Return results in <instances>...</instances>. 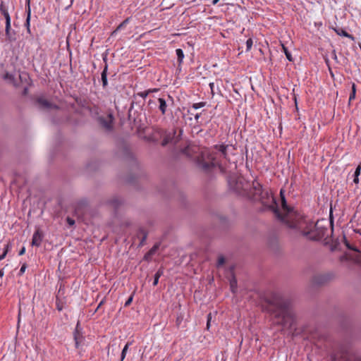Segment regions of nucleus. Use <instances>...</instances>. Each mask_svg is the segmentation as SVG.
Segmentation results:
<instances>
[{
  "instance_id": "1",
  "label": "nucleus",
  "mask_w": 361,
  "mask_h": 361,
  "mask_svg": "<svg viewBox=\"0 0 361 361\" xmlns=\"http://www.w3.org/2000/svg\"><path fill=\"white\" fill-rule=\"evenodd\" d=\"M248 195L252 200L260 202L264 209L273 212L276 218L289 228H302V216L287 204L283 189L280 191V197L283 213L279 211L275 197L267 190H263L262 185L257 180L252 182Z\"/></svg>"
},
{
  "instance_id": "2",
  "label": "nucleus",
  "mask_w": 361,
  "mask_h": 361,
  "mask_svg": "<svg viewBox=\"0 0 361 361\" xmlns=\"http://www.w3.org/2000/svg\"><path fill=\"white\" fill-rule=\"evenodd\" d=\"M263 311L275 319L274 323L283 328L291 329L296 323V314L290 300L278 292L271 291L263 297Z\"/></svg>"
},
{
  "instance_id": "3",
  "label": "nucleus",
  "mask_w": 361,
  "mask_h": 361,
  "mask_svg": "<svg viewBox=\"0 0 361 361\" xmlns=\"http://www.w3.org/2000/svg\"><path fill=\"white\" fill-rule=\"evenodd\" d=\"M230 146L228 145H215L213 147L214 151L209 155V161H205L202 158H198L197 164L204 170H209L212 167L218 166L221 171L223 167L220 159L228 160V150Z\"/></svg>"
},
{
  "instance_id": "4",
  "label": "nucleus",
  "mask_w": 361,
  "mask_h": 361,
  "mask_svg": "<svg viewBox=\"0 0 361 361\" xmlns=\"http://www.w3.org/2000/svg\"><path fill=\"white\" fill-rule=\"evenodd\" d=\"M302 228H294L301 231L302 235L307 237L311 240H322L328 231L326 226L321 224L320 221H317L315 224L313 222L307 223L302 216Z\"/></svg>"
},
{
  "instance_id": "5",
  "label": "nucleus",
  "mask_w": 361,
  "mask_h": 361,
  "mask_svg": "<svg viewBox=\"0 0 361 361\" xmlns=\"http://www.w3.org/2000/svg\"><path fill=\"white\" fill-rule=\"evenodd\" d=\"M228 184L230 190L238 195H245L247 193V183L241 177L229 176Z\"/></svg>"
},
{
  "instance_id": "6",
  "label": "nucleus",
  "mask_w": 361,
  "mask_h": 361,
  "mask_svg": "<svg viewBox=\"0 0 361 361\" xmlns=\"http://www.w3.org/2000/svg\"><path fill=\"white\" fill-rule=\"evenodd\" d=\"M183 135V130L179 129L178 132L177 130L173 129L171 131L166 132L164 137L161 141V145L165 147L169 144L176 145L181 140Z\"/></svg>"
},
{
  "instance_id": "7",
  "label": "nucleus",
  "mask_w": 361,
  "mask_h": 361,
  "mask_svg": "<svg viewBox=\"0 0 361 361\" xmlns=\"http://www.w3.org/2000/svg\"><path fill=\"white\" fill-rule=\"evenodd\" d=\"M157 102L159 104V109L162 115H165L167 107L170 105H173L174 103L173 98L169 94H166V97L164 95L162 97L158 98Z\"/></svg>"
},
{
  "instance_id": "8",
  "label": "nucleus",
  "mask_w": 361,
  "mask_h": 361,
  "mask_svg": "<svg viewBox=\"0 0 361 361\" xmlns=\"http://www.w3.org/2000/svg\"><path fill=\"white\" fill-rule=\"evenodd\" d=\"M99 124L106 131L113 130L114 116L109 114L106 116H99L97 118Z\"/></svg>"
},
{
  "instance_id": "9",
  "label": "nucleus",
  "mask_w": 361,
  "mask_h": 361,
  "mask_svg": "<svg viewBox=\"0 0 361 361\" xmlns=\"http://www.w3.org/2000/svg\"><path fill=\"white\" fill-rule=\"evenodd\" d=\"M334 277V274L331 273L317 274L314 276L312 282L314 284L317 286H322L329 281H330Z\"/></svg>"
},
{
  "instance_id": "10",
  "label": "nucleus",
  "mask_w": 361,
  "mask_h": 361,
  "mask_svg": "<svg viewBox=\"0 0 361 361\" xmlns=\"http://www.w3.org/2000/svg\"><path fill=\"white\" fill-rule=\"evenodd\" d=\"M73 338L75 340V347L79 348L80 344L83 341L84 337L82 333V329L80 327V322H78L75 329L73 332Z\"/></svg>"
},
{
  "instance_id": "11",
  "label": "nucleus",
  "mask_w": 361,
  "mask_h": 361,
  "mask_svg": "<svg viewBox=\"0 0 361 361\" xmlns=\"http://www.w3.org/2000/svg\"><path fill=\"white\" fill-rule=\"evenodd\" d=\"M347 356V350L342 349L340 352L333 353L331 355V358L332 361H348Z\"/></svg>"
},
{
  "instance_id": "12",
  "label": "nucleus",
  "mask_w": 361,
  "mask_h": 361,
  "mask_svg": "<svg viewBox=\"0 0 361 361\" xmlns=\"http://www.w3.org/2000/svg\"><path fill=\"white\" fill-rule=\"evenodd\" d=\"M43 238V232L40 229H37L32 235V245L39 247L41 245Z\"/></svg>"
},
{
  "instance_id": "13",
  "label": "nucleus",
  "mask_w": 361,
  "mask_h": 361,
  "mask_svg": "<svg viewBox=\"0 0 361 361\" xmlns=\"http://www.w3.org/2000/svg\"><path fill=\"white\" fill-rule=\"evenodd\" d=\"M107 204L116 211L123 204V200L118 196H114L107 201Z\"/></svg>"
},
{
  "instance_id": "14",
  "label": "nucleus",
  "mask_w": 361,
  "mask_h": 361,
  "mask_svg": "<svg viewBox=\"0 0 361 361\" xmlns=\"http://www.w3.org/2000/svg\"><path fill=\"white\" fill-rule=\"evenodd\" d=\"M5 32L7 41H8L9 42L16 41V32L11 30V22L6 23Z\"/></svg>"
},
{
  "instance_id": "15",
  "label": "nucleus",
  "mask_w": 361,
  "mask_h": 361,
  "mask_svg": "<svg viewBox=\"0 0 361 361\" xmlns=\"http://www.w3.org/2000/svg\"><path fill=\"white\" fill-rule=\"evenodd\" d=\"M37 103L42 109H58L56 105L50 103L49 101L42 97L37 99Z\"/></svg>"
},
{
  "instance_id": "16",
  "label": "nucleus",
  "mask_w": 361,
  "mask_h": 361,
  "mask_svg": "<svg viewBox=\"0 0 361 361\" xmlns=\"http://www.w3.org/2000/svg\"><path fill=\"white\" fill-rule=\"evenodd\" d=\"M147 235V232L143 228H140L138 229L136 236L140 239V243L138 245L139 247H142L145 245Z\"/></svg>"
},
{
  "instance_id": "17",
  "label": "nucleus",
  "mask_w": 361,
  "mask_h": 361,
  "mask_svg": "<svg viewBox=\"0 0 361 361\" xmlns=\"http://www.w3.org/2000/svg\"><path fill=\"white\" fill-rule=\"evenodd\" d=\"M104 61L106 63L104 70L101 74V80L102 82V87L105 89L108 85V80H107V71H108V65L106 64V58H104Z\"/></svg>"
},
{
  "instance_id": "18",
  "label": "nucleus",
  "mask_w": 361,
  "mask_h": 361,
  "mask_svg": "<svg viewBox=\"0 0 361 361\" xmlns=\"http://www.w3.org/2000/svg\"><path fill=\"white\" fill-rule=\"evenodd\" d=\"M349 250H353L355 253L351 256L353 260L357 263H361V251H360L355 246L352 245L349 247Z\"/></svg>"
},
{
  "instance_id": "19",
  "label": "nucleus",
  "mask_w": 361,
  "mask_h": 361,
  "mask_svg": "<svg viewBox=\"0 0 361 361\" xmlns=\"http://www.w3.org/2000/svg\"><path fill=\"white\" fill-rule=\"evenodd\" d=\"M0 12L4 16L6 23L11 22V17L8 13V9L3 1H1L0 4Z\"/></svg>"
},
{
  "instance_id": "20",
  "label": "nucleus",
  "mask_w": 361,
  "mask_h": 361,
  "mask_svg": "<svg viewBox=\"0 0 361 361\" xmlns=\"http://www.w3.org/2000/svg\"><path fill=\"white\" fill-rule=\"evenodd\" d=\"M333 29L336 32V34L340 36L348 37L349 39H351L352 40L355 39V37L352 35L347 32L342 27H336V28H333Z\"/></svg>"
},
{
  "instance_id": "21",
  "label": "nucleus",
  "mask_w": 361,
  "mask_h": 361,
  "mask_svg": "<svg viewBox=\"0 0 361 361\" xmlns=\"http://www.w3.org/2000/svg\"><path fill=\"white\" fill-rule=\"evenodd\" d=\"M3 78H4V80H8V81H9V82H11V84H13V86H15V87H19V83L16 82V79H15V78H14V75H13L11 74V73H8V72H6V73L4 74V75Z\"/></svg>"
},
{
  "instance_id": "22",
  "label": "nucleus",
  "mask_w": 361,
  "mask_h": 361,
  "mask_svg": "<svg viewBox=\"0 0 361 361\" xmlns=\"http://www.w3.org/2000/svg\"><path fill=\"white\" fill-rule=\"evenodd\" d=\"M230 288L232 293H235L237 291V279L234 274L231 273V279H230Z\"/></svg>"
},
{
  "instance_id": "23",
  "label": "nucleus",
  "mask_w": 361,
  "mask_h": 361,
  "mask_svg": "<svg viewBox=\"0 0 361 361\" xmlns=\"http://www.w3.org/2000/svg\"><path fill=\"white\" fill-rule=\"evenodd\" d=\"M26 12H27V18L25 20V25L27 26V28L29 29L30 26V15H31V11H30V0H26Z\"/></svg>"
},
{
  "instance_id": "24",
  "label": "nucleus",
  "mask_w": 361,
  "mask_h": 361,
  "mask_svg": "<svg viewBox=\"0 0 361 361\" xmlns=\"http://www.w3.org/2000/svg\"><path fill=\"white\" fill-rule=\"evenodd\" d=\"M26 12H27V18L25 20V25L27 26V28L29 29L30 26V15H31V11H30V0H26Z\"/></svg>"
},
{
  "instance_id": "25",
  "label": "nucleus",
  "mask_w": 361,
  "mask_h": 361,
  "mask_svg": "<svg viewBox=\"0 0 361 361\" xmlns=\"http://www.w3.org/2000/svg\"><path fill=\"white\" fill-rule=\"evenodd\" d=\"M163 274H164V270L162 268H160L157 270V271L156 272V274H154V276L153 286H157L158 284L159 279L161 277V276L163 275Z\"/></svg>"
},
{
  "instance_id": "26",
  "label": "nucleus",
  "mask_w": 361,
  "mask_h": 361,
  "mask_svg": "<svg viewBox=\"0 0 361 361\" xmlns=\"http://www.w3.org/2000/svg\"><path fill=\"white\" fill-rule=\"evenodd\" d=\"M132 343H133L132 341L127 342V343L126 344V345L124 346V348H123V350L121 351V360L120 361H123L124 360V359L126 358V356L128 348H129V346L130 345H132Z\"/></svg>"
},
{
  "instance_id": "27",
  "label": "nucleus",
  "mask_w": 361,
  "mask_h": 361,
  "mask_svg": "<svg viewBox=\"0 0 361 361\" xmlns=\"http://www.w3.org/2000/svg\"><path fill=\"white\" fill-rule=\"evenodd\" d=\"M176 55H177L178 62L179 65H180L181 63L183 62V59H184L183 51V50L181 49H177L176 50Z\"/></svg>"
},
{
  "instance_id": "28",
  "label": "nucleus",
  "mask_w": 361,
  "mask_h": 361,
  "mask_svg": "<svg viewBox=\"0 0 361 361\" xmlns=\"http://www.w3.org/2000/svg\"><path fill=\"white\" fill-rule=\"evenodd\" d=\"M130 21V18H127L126 19H125L118 27L117 28L112 32V35L114 34H115L116 32H117L118 30H121L122 28H123Z\"/></svg>"
},
{
  "instance_id": "29",
  "label": "nucleus",
  "mask_w": 361,
  "mask_h": 361,
  "mask_svg": "<svg viewBox=\"0 0 361 361\" xmlns=\"http://www.w3.org/2000/svg\"><path fill=\"white\" fill-rule=\"evenodd\" d=\"M282 49H283V51L287 59L290 62L293 61V58L290 52L288 51V48L286 47H285L283 44H282Z\"/></svg>"
},
{
  "instance_id": "30",
  "label": "nucleus",
  "mask_w": 361,
  "mask_h": 361,
  "mask_svg": "<svg viewBox=\"0 0 361 361\" xmlns=\"http://www.w3.org/2000/svg\"><path fill=\"white\" fill-rule=\"evenodd\" d=\"M180 152L181 154L185 155L186 157H190V148L189 146L185 147L183 148L180 149Z\"/></svg>"
},
{
  "instance_id": "31",
  "label": "nucleus",
  "mask_w": 361,
  "mask_h": 361,
  "mask_svg": "<svg viewBox=\"0 0 361 361\" xmlns=\"http://www.w3.org/2000/svg\"><path fill=\"white\" fill-rule=\"evenodd\" d=\"M56 309L59 312H61L63 308V302L58 297H56Z\"/></svg>"
},
{
  "instance_id": "32",
  "label": "nucleus",
  "mask_w": 361,
  "mask_h": 361,
  "mask_svg": "<svg viewBox=\"0 0 361 361\" xmlns=\"http://www.w3.org/2000/svg\"><path fill=\"white\" fill-rule=\"evenodd\" d=\"M206 105V102H201L199 103H195L192 104V107L195 109H198L200 108L204 107Z\"/></svg>"
},
{
  "instance_id": "33",
  "label": "nucleus",
  "mask_w": 361,
  "mask_h": 361,
  "mask_svg": "<svg viewBox=\"0 0 361 361\" xmlns=\"http://www.w3.org/2000/svg\"><path fill=\"white\" fill-rule=\"evenodd\" d=\"M226 259L224 256H219L217 260V267H221L224 264Z\"/></svg>"
},
{
  "instance_id": "34",
  "label": "nucleus",
  "mask_w": 361,
  "mask_h": 361,
  "mask_svg": "<svg viewBox=\"0 0 361 361\" xmlns=\"http://www.w3.org/2000/svg\"><path fill=\"white\" fill-rule=\"evenodd\" d=\"M252 39L251 38H249L247 41H246V51H248L250 50L252 46Z\"/></svg>"
},
{
  "instance_id": "35",
  "label": "nucleus",
  "mask_w": 361,
  "mask_h": 361,
  "mask_svg": "<svg viewBox=\"0 0 361 361\" xmlns=\"http://www.w3.org/2000/svg\"><path fill=\"white\" fill-rule=\"evenodd\" d=\"M27 267V264L26 263H23L22 264V266H21V268H20V271H19L18 275L19 276H22L25 273Z\"/></svg>"
},
{
  "instance_id": "36",
  "label": "nucleus",
  "mask_w": 361,
  "mask_h": 361,
  "mask_svg": "<svg viewBox=\"0 0 361 361\" xmlns=\"http://www.w3.org/2000/svg\"><path fill=\"white\" fill-rule=\"evenodd\" d=\"M150 93V91H144V92H138L137 93V95L142 97L143 99H145L148 94Z\"/></svg>"
},
{
  "instance_id": "37",
  "label": "nucleus",
  "mask_w": 361,
  "mask_h": 361,
  "mask_svg": "<svg viewBox=\"0 0 361 361\" xmlns=\"http://www.w3.org/2000/svg\"><path fill=\"white\" fill-rule=\"evenodd\" d=\"M133 295L132 294L128 298V300L126 301L125 304H124V306L125 307H128L132 301H133Z\"/></svg>"
},
{
  "instance_id": "38",
  "label": "nucleus",
  "mask_w": 361,
  "mask_h": 361,
  "mask_svg": "<svg viewBox=\"0 0 361 361\" xmlns=\"http://www.w3.org/2000/svg\"><path fill=\"white\" fill-rule=\"evenodd\" d=\"M360 171H361V163H360L358 164V166H357V168L355 171V173H354V176H359L360 174Z\"/></svg>"
},
{
  "instance_id": "39",
  "label": "nucleus",
  "mask_w": 361,
  "mask_h": 361,
  "mask_svg": "<svg viewBox=\"0 0 361 361\" xmlns=\"http://www.w3.org/2000/svg\"><path fill=\"white\" fill-rule=\"evenodd\" d=\"M27 78L28 75L25 73L19 75V79L21 82H23V80H26Z\"/></svg>"
},
{
  "instance_id": "40",
  "label": "nucleus",
  "mask_w": 361,
  "mask_h": 361,
  "mask_svg": "<svg viewBox=\"0 0 361 361\" xmlns=\"http://www.w3.org/2000/svg\"><path fill=\"white\" fill-rule=\"evenodd\" d=\"M11 243H7L5 245L4 250L3 253H6V255L7 253L8 252V251L11 250Z\"/></svg>"
},
{
  "instance_id": "41",
  "label": "nucleus",
  "mask_w": 361,
  "mask_h": 361,
  "mask_svg": "<svg viewBox=\"0 0 361 361\" xmlns=\"http://www.w3.org/2000/svg\"><path fill=\"white\" fill-rule=\"evenodd\" d=\"M159 247V245H154L151 249L149 251L148 254L149 255H153L156 250H157V248Z\"/></svg>"
},
{
  "instance_id": "42",
  "label": "nucleus",
  "mask_w": 361,
  "mask_h": 361,
  "mask_svg": "<svg viewBox=\"0 0 361 361\" xmlns=\"http://www.w3.org/2000/svg\"><path fill=\"white\" fill-rule=\"evenodd\" d=\"M207 329H209V326H210L211 319H212V314L211 313L207 314Z\"/></svg>"
},
{
  "instance_id": "43",
  "label": "nucleus",
  "mask_w": 361,
  "mask_h": 361,
  "mask_svg": "<svg viewBox=\"0 0 361 361\" xmlns=\"http://www.w3.org/2000/svg\"><path fill=\"white\" fill-rule=\"evenodd\" d=\"M66 221L70 226H73L75 224V220L70 217H67Z\"/></svg>"
},
{
  "instance_id": "44",
  "label": "nucleus",
  "mask_w": 361,
  "mask_h": 361,
  "mask_svg": "<svg viewBox=\"0 0 361 361\" xmlns=\"http://www.w3.org/2000/svg\"><path fill=\"white\" fill-rule=\"evenodd\" d=\"M332 58L336 63H338V57L334 49L332 51Z\"/></svg>"
},
{
  "instance_id": "45",
  "label": "nucleus",
  "mask_w": 361,
  "mask_h": 361,
  "mask_svg": "<svg viewBox=\"0 0 361 361\" xmlns=\"http://www.w3.org/2000/svg\"><path fill=\"white\" fill-rule=\"evenodd\" d=\"M147 104L149 106L152 107L153 106H156L157 103L155 101H154L152 99H149L147 102Z\"/></svg>"
},
{
  "instance_id": "46",
  "label": "nucleus",
  "mask_w": 361,
  "mask_h": 361,
  "mask_svg": "<svg viewBox=\"0 0 361 361\" xmlns=\"http://www.w3.org/2000/svg\"><path fill=\"white\" fill-rule=\"evenodd\" d=\"M25 247H23L20 250V251H19V252H18V255H24V254H25Z\"/></svg>"
},
{
  "instance_id": "47",
  "label": "nucleus",
  "mask_w": 361,
  "mask_h": 361,
  "mask_svg": "<svg viewBox=\"0 0 361 361\" xmlns=\"http://www.w3.org/2000/svg\"><path fill=\"white\" fill-rule=\"evenodd\" d=\"M27 93H28V87H25L23 88V93H22V94H23V95H25H25H27Z\"/></svg>"
},
{
  "instance_id": "48",
  "label": "nucleus",
  "mask_w": 361,
  "mask_h": 361,
  "mask_svg": "<svg viewBox=\"0 0 361 361\" xmlns=\"http://www.w3.org/2000/svg\"><path fill=\"white\" fill-rule=\"evenodd\" d=\"M344 243L345 246L349 249V247L351 246V245L349 243V242L347 240V239L344 237Z\"/></svg>"
},
{
  "instance_id": "49",
  "label": "nucleus",
  "mask_w": 361,
  "mask_h": 361,
  "mask_svg": "<svg viewBox=\"0 0 361 361\" xmlns=\"http://www.w3.org/2000/svg\"><path fill=\"white\" fill-rule=\"evenodd\" d=\"M355 98V94L351 92L350 94L349 101L350 102L351 100L354 99Z\"/></svg>"
},
{
  "instance_id": "50",
  "label": "nucleus",
  "mask_w": 361,
  "mask_h": 361,
  "mask_svg": "<svg viewBox=\"0 0 361 361\" xmlns=\"http://www.w3.org/2000/svg\"><path fill=\"white\" fill-rule=\"evenodd\" d=\"M351 92H353L354 94L356 93V86H355V83H353Z\"/></svg>"
},
{
  "instance_id": "51",
  "label": "nucleus",
  "mask_w": 361,
  "mask_h": 361,
  "mask_svg": "<svg viewBox=\"0 0 361 361\" xmlns=\"http://www.w3.org/2000/svg\"><path fill=\"white\" fill-rule=\"evenodd\" d=\"M358 177H359V176H354L353 182H354L355 183H356V184L359 183V178H358Z\"/></svg>"
},
{
  "instance_id": "52",
  "label": "nucleus",
  "mask_w": 361,
  "mask_h": 361,
  "mask_svg": "<svg viewBox=\"0 0 361 361\" xmlns=\"http://www.w3.org/2000/svg\"><path fill=\"white\" fill-rule=\"evenodd\" d=\"M147 91H150V93L151 92H157L159 91V89L158 88L149 89V90H147Z\"/></svg>"
},
{
  "instance_id": "53",
  "label": "nucleus",
  "mask_w": 361,
  "mask_h": 361,
  "mask_svg": "<svg viewBox=\"0 0 361 361\" xmlns=\"http://www.w3.org/2000/svg\"><path fill=\"white\" fill-rule=\"evenodd\" d=\"M4 275V269H0V279H2V277Z\"/></svg>"
},
{
  "instance_id": "54",
  "label": "nucleus",
  "mask_w": 361,
  "mask_h": 361,
  "mask_svg": "<svg viewBox=\"0 0 361 361\" xmlns=\"http://www.w3.org/2000/svg\"><path fill=\"white\" fill-rule=\"evenodd\" d=\"M324 61H325L326 66L329 67V66H330L329 59L326 57V58H324Z\"/></svg>"
},
{
  "instance_id": "55",
  "label": "nucleus",
  "mask_w": 361,
  "mask_h": 361,
  "mask_svg": "<svg viewBox=\"0 0 361 361\" xmlns=\"http://www.w3.org/2000/svg\"><path fill=\"white\" fill-rule=\"evenodd\" d=\"M214 86V84L213 82H211V83L209 84V87H210V88H211V90H212V94H214V91H213Z\"/></svg>"
},
{
  "instance_id": "56",
  "label": "nucleus",
  "mask_w": 361,
  "mask_h": 361,
  "mask_svg": "<svg viewBox=\"0 0 361 361\" xmlns=\"http://www.w3.org/2000/svg\"><path fill=\"white\" fill-rule=\"evenodd\" d=\"M328 69L331 77H334V73L330 66H329Z\"/></svg>"
},
{
  "instance_id": "57",
  "label": "nucleus",
  "mask_w": 361,
  "mask_h": 361,
  "mask_svg": "<svg viewBox=\"0 0 361 361\" xmlns=\"http://www.w3.org/2000/svg\"><path fill=\"white\" fill-rule=\"evenodd\" d=\"M6 253H2L1 255H0V261L4 259L5 257H6Z\"/></svg>"
},
{
  "instance_id": "58",
  "label": "nucleus",
  "mask_w": 361,
  "mask_h": 361,
  "mask_svg": "<svg viewBox=\"0 0 361 361\" xmlns=\"http://www.w3.org/2000/svg\"><path fill=\"white\" fill-rule=\"evenodd\" d=\"M103 303H104V302H103V301H101V302H99V304L98 305V306H97V309H96V311H97V310L100 307H102V305H103Z\"/></svg>"
},
{
  "instance_id": "59",
  "label": "nucleus",
  "mask_w": 361,
  "mask_h": 361,
  "mask_svg": "<svg viewBox=\"0 0 361 361\" xmlns=\"http://www.w3.org/2000/svg\"><path fill=\"white\" fill-rule=\"evenodd\" d=\"M353 361H361V357H356Z\"/></svg>"
},
{
  "instance_id": "60",
  "label": "nucleus",
  "mask_w": 361,
  "mask_h": 361,
  "mask_svg": "<svg viewBox=\"0 0 361 361\" xmlns=\"http://www.w3.org/2000/svg\"><path fill=\"white\" fill-rule=\"evenodd\" d=\"M200 116V114H197L195 116V118L197 121V120L199 119Z\"/></svg>"
},
{
  "instance_id": "61",
  "label": "nucleus",
  "mask_w": 361,
  "mask_h": 361,
  "mask_svg": "<svg viewBox=\"0 0 361 361\" xmlns=\"http://www.w3.org/2000/svg\"><path fill=\"white\" fill-rule=\"evenodd\" d=\"M219 1V0H213V1H212V4H213V5H215V4H216Z\"/></svg>"
},
{
  "instance_id": "62",
  "label": "nucleus",
  "mask_w": 361,
  "mask_h": 361,
  "mask_svg": "<svg viewBox=\"0 0 361 361\" xmlns=\"http://www.w3.org/2000/svg\"><path fill=\"white\" fill-rule=\"evenodd\" d=\"M128 183H132L133 182V180L129 178V179L128 180Z\"/></svg>"
},
{
  "instance_id": "63",
  "label": "nucleus",
  "mask_w": 361,
  "mask_h": 361,
  "mask_svg": "<svg viewBox=\"0 0 361 361\" xmlns=\"http://www.w3.org/2000/svg\"><path fill=\"white\" fill-rule=\"evenodd\" d=\"M2 285V279H0V286Z\"/></svg>"
},
{
  "instance_id": "64",
  "label": "nucleus",
  "mask_w": 361,
  "mask_h": 361,
  "mask_svg": "<svg viewBox=\"0 0 361 361\" xmlns=\"http://www.w3.org/2000/svg\"><path fill=\"white\" fill-rule=\"evenodd\" d=\"M56 1H57L58 0H56Z\"/></svg>"
}]
</instances>
